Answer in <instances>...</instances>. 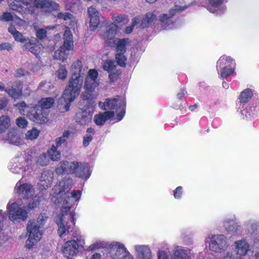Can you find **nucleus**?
<instances>
[{"label":"nucleus","mask_w":259,"mask_h":259,"mask_svg":"<svg viewBox=\"0 0 259 259\" xmlns=\"http://www.w3.org/2000/svg\"><path fill=\"white\" fill-rule=\"evenodd\" d=\"M138 18L140 20L139 27L141 28L148 26L156 20V16L151 13H148L143 18Z\"/></svg>","instance_id":"obj_27"},{"label":"nucleus","mask_w":259,"mask_h":259,"mask_svg":"<svg viewBox=\"0 0 259 259\" xmlns=\"http://www.w3.org/2000/svg\"><path fill=\"white\" fill-rule=\"evenodd\" d=\"M53 179L52 172L51 171L44 172L40 178L39 186L41 190L46 189L50 187L52 184Z\"/></svg>","instance_id":"obj_24"},{"label":"nucleus","mask_w":259,"mask_h":259,"mask_svg":"<svg viewBox=\"0 0 259 259\" xmlns=\"http://www.w3.org/2000/svg\"><path fill=\"white\" fill-rule=\"evenodd\" d=\"M71 133V131L68 130L64 131L61 137L56 138L55 140V143L57 147H59L61 146L63 143L65 142L69 138Z\"/></svg>","instance_id":"obj_35"},{"label":"nucleus","mask_w":259,"mask_h":259,"mask_svg":"<svg viewBox=\"0 0 259 259\" xmlns=\"http://www.w3.org/2000/svg\"><path fill=\"white\" fill-rule=\"evenodd\" d=\"M54 16L65 20L71 19L72 18V15L68 13H58L57 14H54Z\"/></svg>","instance_id":"obj_54"},{"label":"nucleus","mask_w":259,"mask_h":259,"mask_svg":"<svg viewBox=\"0 0 259 259\" xmlns=\"http://www.w3.org/2000/svg\"><path fill=\"white\" fill-rule=\"evenodd\" d=\"M209 4L213 7L214 9L220 6L222 3L223 0H208Z\"/></svg>","instance_id":"obj_57"},{"label":"nucleus","mask_w":259,"mask_h":259,"mask_svg":"<svg viewBox=\"0 0 259 259\" xmlns=\"http://www.w3.org/2000/svg\"><path fill=\"white\" fill-rule=\"evenodd\" d=\"M158 259H169L166 252L162 250H159L158 253Z\"/></svg>","instance_id":"obj_58"},{"label":"nucleus","mask_w":259,"mask_h":259,"mask_svg":"<svg viewBox=\"0 0 259 259\" xmlns=\"http://www.w3.org/2000/svg\"><path fill=\"white\" fill-rule=\"evenodd\" d=\"M78 245L76 241L70 240L65 242L62 247L64 256L67 258H72L78 252Z\"/></svg>","instance_id":"obj_12"},{"label":"nucleus","mask_w":259,"mask_h":259,"mask_svg":"<svg viewBox=\"0 0 259 259\" xmlns=\"http://www.w3.org/2000/svg\"><path fill=\"white\" fill-rule=\"evenodd\" d=\"M209 249L213 252L222 253L228 247L226 237L223 234H217L206 239Z\"/></svg>","instance_id":"obj_6"},{"label":"nucleus","mask_w":259,"mask_h":259,"mask_svg":"<svg viewBox=\"0 0 259 259\" xmlns=\"http://www.w3.org/2000/svg\"><path fill=\"white\" fill-rule=\"evenodd\" d=\"M247 228L249 233L254 236L259 237V224L256 222L249 223L247 224Z\"/></svg>","instance_id":"obj_36"},{"label":"nucleus","mask_w":259,"mask_h":259,"mask_svg":"<svg viewBox=\"0 0 259 259\" xmlns=\"http://www.w3.org/2000/svg\"><path fill=\"white\" fill-rule=\"evenodd\" d=\"M221 76L222 78H225L230 76L233 72V69L231 67H223L221 69Z\"/></svg>","instance_id":"obj_45"},{"label":"nucleus","mask_w":259,"mask_h":259,"mask_svg":"<svg viewBox=\"0 0 259 259\" xmlns=\"http://www.w3.org/2000/svg\"><path fill=\"white\" fill-rule=\"evenodd\" d=\"M103 67L105 70L109 72L115 68V65L112 61L107 60L104 63Z\"/></svg>","instance_id":"obj_47"},{"label":"nucleus","mask_w":259,"mask_h":259,"mask_svg":"<svg viewBox=\"0 0 259 259\" xmlns=\"http://www.w3.org/2000/svg\"><path fill=\"white\" fill-rule=\"evenodd\" d=\"M135 250L138 259H150L151 251L146 245L138 244L135 246Z\"/></svg>","instance_id":"obj_19"},{"label":"nucleus","mask_w":259,"mask_h":259,"mask_svg":"<svg viewBox=\"0 0 259 259\" xmlns=\"http://www.w3.org/2000/svg\"><path fill=\"white\" fill-rule=\"evenodd\" d=\"M18 107L20 113L24 115H26L30 118V115L32 113V109L34 106H27L24 102H22L15 105Z\"/></svg>","instance_id":"obj_29"},{"label":"nucleus","mask_w":259,"mask_h":259,"mask_svg":"<svg viewBox=\"0 0 259 259\" xmlns=\"http://www.w3.org/2000/svg\"><path fill=\"white\" fill-rule=\"evenodd\" d=\"M57 146H53L48 151L50 158L53 161L59 160L61 157V152L57 150Z\"/></svg>","instance_id":"obj_38"},{"label":"nucleus","mask_w":259,"mask_h":259,"mask_svg":"<svg viewBox=\"0 0 259 259\" xmlns=\"http://www.w3.org/2000/svg\"><path fill=\"white\" fill-rule=\"evenodd\" d=\"M107 39V43L110 46H112L113 44L116 45V53L124 54L126 51V47L128 45V39H117L112 37H109Z\"/></svg>","instance_id":"obj_16"},{"label":"nucleus","mask_w":259,"mask_h":259,"mask_svg":"<svg viewBox=\"0 0 259 259\" xmlns=\"http://www.w3.org/2000/svg\"><path fill=\"white\" fill-rule=\"evenodd\" d=\"M113 22L114 24L111 25L110 30L107 32V36H109L110 33L112 35H114L116 33V28L117 27V25L121 26L126 24L128 22V19L125 15L120 14L114 17Z\"/></svg>","instance_id":"obj_22"},{"label":"nucleus","mask_w":259,"mask_h":259,"mask_svg":"<svg viewBox=\"0 0 259 259\" xmlns=\"http://www.w3.org/2000/svg\"><path fill=\"white\" fill-rule=\"evenodd\" d=\"M23 49L30 51L32 54L37 55L40 54L43 49L42 45L36 39L30 40L23 46Z\"/></svg>","instance_id":"obj_20"},{"label":"nucleus","mask_w":259,"mask_h":259,"mask_svg":"<svg viewBox=\"0 0 259 259\" xmlns=\"http://www.w3.org/2000/svg\"><path fill=\"white\" fill-rule=\"evenodd\" d=\"M56 171L58 175L72 174L82 179H88L90 176L88 165L77 161H63L59 163Z\"/></svg>","instance_id":"obj_3"},{"label":"nucleus","mask_w":259,"mask_h":259,"mask_svg":"<svg viewBox=\"0 0 259 259\" xmlns=\"http://www.w3.org/2000/svg\"><path fill=\"white\" fill-rule=\"evenodd\" d=\"M234 60L229 56H222L217 62V68L222 69L223 67H231V65L233 64Z\"/></svg>","instance_id":"obj_28"},{"label":"nucleus","mask_w":259,"mask_h":259,"mask_svg":"<svg viewBox=\"0 0 259 259\" xmlns=\"http://www.w3.org/2000/svg\"><path fill=\"white\" fill-rule=\"evenodd\" d=\"M93 136L91 134H86L83 140V145L86 147L89 145L90 142L92 140Z\"/></svg>","instance_id":"obj_55"},{"label":"nucleus","mask_w":259,"mask_h":259,"mask_svg":"<svg viewBox=\"0 0 259 259\" xmlns=\"http://www.w3.org/2000/svg\"><path fill=\"white\" fill-rule=\"evenodd\" d=\"M39 197L37 195H35L32 201L31 202L29 203L27 206V209L29 210L33 209L39 205Z\"/></svg>","instance_id":"obj_46"},{"label":"nucleus","mask_w":259,"mask_h":259,"mask_svg":"<svg viewBox=\"0 0 259 259\" xmlns=\"http://www.w3.org/2000/svg\"><path fill=\"white\" fill-rule=\"evenodd\" d=\"M37 162L41 165H47L48 163V159L47 155L45 154L40 155L37 159Z\"/></svg>","instance_id":"obj_53"},{"label":"nucleus","mask_w":259,"mask_h":259,"mask_svg":"<svg viewBox=\"0 0 259 259\" xmlns=\"http://www.w3.org/2000/svg\"><path fill=\"white\" fill-rule=\"evenodd\" d=\"M180 7L178 6L176 7V9H171L170 11V13L167 14H163L161 15H160L159 17V19L160 21L164 23L165 21L167 20L169 18H170L171 17H172L174 14L175 12L177 11H181Z\"/></svg>","instance_id":"obj_42"},{"label":"nucleus","mask_w":259,"mask_h":259,"mask_svg":"<svg viewBox=\"0 0 259 259\" xmlns=\"http://www.w3.org/2000/svg\"><path fill=\"white\" fill-rule=\"evenodd\" d=\"M8 31L13 36L16 41L23 42L26 40L22 34L16 30L14 25H11L8 28Z\"/></svg>","instance_id":"obj_31"},{"label":"nucleus","mask_w":259,"mask_h":259,"mask_svg":"<svg viewBox=\"0 0 259 259\" xmlns=\"http://www.w3.org/2000/svg\"><path fill=\"white\" fill-rule=\"evenodd\" d=\"M64 44L55 52L54 58L55 59L64 61L68 57L69 51L73 48L72 35L69 29H66L64 34Z\"/></svg>","instance_id":"obj_5"},{"label":"nucleus","mask_w":259,"mask_h":259,"mask_svg":"<svg viewBox=\"0 0 259 259\" xmlns=\"http://www.w3.org/2000/svg\"><path fill=\"white\" fill-rule=\"evenodd\" d=\"M98 74L97 71L94 69H91L88 72L83 87L85 93L89 96L87 97L88 99L94 98L97 95L95 89L99 85V81L97 79Z\"/></svg>","instance_id":"obj_7"},{"label":"nucleus","mask_w":259,"mask_h":259,"mask_svg":"<svg viewBox=\"0 0 259 259\" xmlns=\"http://www.w3.org/2000/svg\"><path fill=\"white\" fill-rule=\"evenodd\" d=\"M252 96V92L250 89H246L242 92L240 95V102L246 103Z\"/></svg>","instance_id":"obj_39"},{"label":"nucleus","mask_w":259,"mask_h":259,"mask_svg":"<svg viewBox=\"0 0 259 259\" xmlns=\"http://www.w3.org/2000/svg\"><path fill=\"white\" fill-rule=\"evenodd\" d=\"M99 104L103 110L115 109L116 111L125 105L123 99L120 98L107 99L104 103L99 102Z\"/></svg>","instance_id":"obj_11"},{"label":"nucleus","mask_w":259,"mask_h":259,"mask_svg":"<svg viewBox=\"0 0 259 259\" xmlns=\"http://www.w3.org/2000/svg\"><path fill=\"white\" fill-rule=\"evenodd\" d=\"M11 125V120L7 115L0 117V134L6 132Z\"/></svg>","instance_id":"obj_32"},{"label":"nucleus","mask_w":259,"mask_h":259,"mask_svg":"<svg viewBox=\"0 0 259 259\" xmlns=\"http://www.w3.org/2000/svg\"><path fill=\"white\" fill-rule=\"evenodd\" d=\"M57 75L59 79L64 80L67 75V71L64 66H61L57 71Z\"/></svg>","instance_id":"obj_43"},{"label":"nucleus","mask_w":259,"mask_h":259,"mask_svg":"<svg viewBox=\"0 0 259 259\" xmlns=\"http://www.w3.org/2000/svg\"><path fill=\"white\" fill-rule=\"evenodd\" d=\"M12 49V46L8 42L3 43L0 45L1 50H7L9 51Z\"/></svg>","instance_id":"obj_60"},{"label":"nucleus","mask_w":259,"mask_h":259,"mask_svg":"<svg viewBox=\"0 0 259 259\" xmlns=\"http://www.w3.org/2000/svg\"><path fill=\"white\" fill-rule=\"evenodd\" d=\"M5 139L8 143L15 145H18L22 142L20 132L15 128L9 130Z\"/></svg>","instance_id":"obj_18"},{"label":"nucleus","mask_w":259,"mask_h":259,"mask_svg":"<svg viewBox=\"0 0 259 259\" xmlns=\"http://www.w3.org/2000/svg\"><path fill=\"white\" fill-rule=\"evenodd\" d=\"M121 111L117 114V118L119 121L121 120L125 114L124 107L120 108Z\"/></svg>","instance_id":"obj_61"},{"label":"nucleus","mask_w":259,"mask_h":259,"mask_svg":"<svg viewBox=\"0 0 259 259\" xmlns=\"http://www.w3.org/2000/svg\"><path fill=\"white\" fill-rule=\"evenodd\" d=\"M71 179L63 180L52 189L51 195L58 199V203L61 204V212L58 215L55 221L58 226V233L61 237L71 231L74 225V217L72 213H68L71 204L68 193L72 186Z\"/></svg>","instance_id":"obj_1"},{"label":"nucleus","mask_w":259,"mask_h":259,"mask_svg":"<svg viewBox=\"0 0 259 259\" xmlns=\"http://www.w3.org/2000/svg\"><path fill=\"white\" fill-rule=\"evenodd\" d=\"M38 225L35 222H29L27 226V230L29 233V238L26 241L25 246L27 248H31L41 238V234L39 231Z\"/></svg>","instance_id":"obj_8"},{"label":"nucleus","mask_w":259,"mask_h":259,"mask_svg":"<svg viewBox=\"0 0 259 259\" xmlns=\"http://www.w3.org/2000/svg\"><path fill=\"white\" fill-rule=\"evenodd\" d=\"M48 218V216L47 214L44 213H41L39 217H38L37 219V223H36L37 224H38L39 226H42L44 224L46 223V221L47 220Z\"/></svg>","instance_id":"obj_50"},{"label":"nucleus","mask_w":259,"mask_h":259,"mask_svg":"<svg viewBox=\"0 0 259 259\" xmlns=\"http://www.w3.org/2000/svg\"><path fill=\"white\" fill-rule=\"evenodd\" d=\"M81 196V191L79 190L74 191L72 193V197L76 199L77 200L79 199Z\"/></svg>","instance_id":"obj_63"},{"label":"nucleus","mask_w":259,"mask_h":259,"mask_svg":"<svg viewBox=\"0 0 259 259\" xmlns=\"http://www.w3.org/2000/svg\"><path fill=\"white\" fill-rule=\"evenodd\" d=\"M182 188L181 186L178 187L174 191V196L175 198L179 199L182 195Z\"/></svg>","instance_id":"obj_56"},{"label":"nucleus","mask_w":259,"mask_h":259,"mask_svg":"<svg viewBox=\"0 0 259 259\" xmlns=\"http://www.w3.org/2000/svg\"><path fill=\"white\" fill-rule=\"evenodd\" d=\"M225 230L230 234H237L241 230V225L235 218L226 219L224 222Z\"/></svg>","instance_id":"obj_15"},{"label":"nucleus","mask_w":259,"mask_h":259,"mask_svg":"<svg viewBox=\"0 0 259 259\" xmlns=\"http://www.w3.org/2000/svg\"><path fill=\"white\" fill-rule=\"evenodd\" d=\"M71 71L72 75H81L82 72V64L81 61L77 60L73 62L71 66Z\"/></svg>","instance_id":"obj_37"},{"label":"nucleus","mask_w":259,"mask_h":259,"mask_svg":"<svg viewBox=\"0 0 259 259\" xmlns=\"http://www.w3.org/2000/svg\"><path fill=\"white\" fill-rule=\"evenodd\" d=\"M83 78L81 75H72L68 85L58 101L59 109L62 112L67 111L69 109L70 103L79 95Z\"/></svg>","instance_id":"obj_2"},{"label":"nucleus","mask_w":259,"mask_h":259,"mask_svg":"<svg viewBox=\"0 0 259 259\" xmlns=\"http://www.w3.org/2000/svg\"><path fill=\"white\" fill-rule=\"evenodd\" d=\"M30 2V0H13L11 2L9 0V6L11 10L21 14L27 12L32 14L34 13V9L33 7L29 6Z\"/></svg>","instance_id":"obj_10"},{"label":"nucleus","mask_w":259,"mask_h":259,"mask_svg":"<svg viewBox=\"0 0 259 259\" xmlns=\"http://www.w3.org/2000/svg\"><path fill=\"white\" fill-rule=\"evenodd\" d=\"M16 123L20 127L25 128L27 125V121L25 118L20 117L16 119Z\"/></svg>","instance_id":"obj_51"},{"label":"nucleus","mask_w":259,"mask_h":259,"mask_svg":"<svg viewBox=\"0 0 259 259\" xmlns=\"http://www.w3.org/2000/svg\"><path fill=\"white\" fill-rule=\"evenodd\" d=\"M15 189L18 195L23 198H28L34 195V189L33 186L29 184H23L20 185L17 183Z\"/></svg>","instance_id":"obj_14"},{"label":"nucleus","mask_w":259,"mask_h":259,"mask_svg":"<svg viewBox=\"0 0 259 259\" xmlns=\"http://www.w3.org/2000/svg\"><path fill=\"white\" fill-rule=\"evenodd\" d=\"M46 36V31L43 29H39L36 32L37 37L42 39Z\"/></svg>","instance_id":"obj_59"},{"label":"nucleus","mask_w":259,"mask_h":259,"mask_svg":"<svg viewBox=\"0 0 259 259\" xmlns=\"http://www.w3.org/2000/svg\"><path fill=\"white\" fill-rule=\"evenodd\" d=\"M7 208L9 218L12 222H19L27 219V211L18 202L10 200L7 204Z\"/></svg>","instance_id":"obj_4"},{"label":"nucleus","mask_w":259,"mask_h":259,"mask_svg":"<svg viewBox=\"0 0 259 259\" xmlns=\"http://www.w3.org/2000/svg\"><path fill=\"white\" fill-rule=\"evenodd\" d=\"M114 114L113 111H108L96 115L94 117L95 122L98 125H103L108 119L112 117Z\"/></svg>","instance_id":"obj_25"},{"label":"nucleus","mask_w":259,"mask_h":259,"mask_svg":"<svg viewBox=\"0 0 259 259\" xmlns=\"http://www.w3.org/2000/svg\"><path fill=\"white\" fill-rule=\"evenodd\" d=\"M140 20L138 18H135L134 19H133L132 21V26L131 27H127L126 28L125 32L126 33H131L132 31L133 28L136 26H137V28L139 27V23H140Z\"/></svg>","instance_id":"obj_48"},{"label":"nucleus","mask_w":259,"mask_h":259,"mask_svg":"<svg viewBox=\"0 0 259 259\" xmlns=\"http://www.w3.org/2000/svg\"><path fill=\"white\" fill-rule=\"evenodd\" d=\"M222 259H241V258L239 256H236L233 251L231 250L226 252L223 255Z\"/></svg>","instance_id":"obj_49"},{"label":"nucleus","mask_w":259,"mask_h":259,"mask_svg":"<svg viewBox=\"0 0 259 259\" xmlns=\"http://www.w3.org/2000/svg\"><path fill=\"white\" fill-rule=\"evenodd\" d=\"M5 91L8 94L13 98H18L21 96V88H18L17 89L12 88L10 90H6Z\"/></svg>","instance_id":"obj_41"},{"label":"nucleus","mask_w":259,"mask_h":259,"mask_svg":"<svg viewBox=\"0 0 259 259\" xmlns=\"http://www.w3.org/2000/svg\"><path fill=\"white\" fill-rule=\"evenodd\" d=\"M30 115V119L37 123H45L48 121V115L42 108L35 106Z\"/></svg>","instance_id":"obj_13"},{"label":"nucleus","mask_w":259,"mask_h":259,"mask_svg":"<svg viewBox=\"0 0 259 259\" xmlns=\"http://www.w3.org/2000/svg\"><path fill=\"white\" fill-rule=\"evenodd\" d=\"M0 19L1 21L8 22L13 20V17L11 13L9 12H5L1 16Z\"/></svg>","instance_id":"obj_52"},{"label":"nucleus","mask_w":259,"mask_h":259,"mask_svg":"<svg viewBox=\"0 0 259 259\" xmlns=\"http://www.w3.org/2000/svg\"><path fill=\"white\" fill-rule=\"evenodd\" d=\"M55 103L54 99L52 97H47L42 98L39 101V105L40 106V108L42 109H49Z\"/></svg>","instance_id":"obj_34"},{"label":"nucleus","mask_w":259,"mask_h":259,"mask_svg":"<svg viewBox=\"0 0 259 259\" xmlns=\"http://www.w3.org/2000/svg\"><path fill=\"white\" fill-rule=\"evenodd\" d=\"M23 159H21V161L19 162H15L13 164L10 169L13 173L16 174H22L23 171L29 169V167H24L23 164Z\"/></svg>","instance_id":"obj_33"},{"label":"nucleus","mask_w":259,"mask_h":259,"mask_svg":"<svg viewBox=\"0 0 259 259\" xmlns=\"http://www.w3.org/2000/svg\"><path fill=\"white\" fill-rule=\"evenodd\" d=\"M76 121L81 125H85L91 121V115L87 112H78L76 115Z\"/></svg>","instance_id":"obj_30"},{"label":"nucleus","mask_w":259,"mask_h":259,"mask_svg":"<svg viewBox=\"0 0 259 259\" xmlns=\"http://www.w3.org/2000/svg\"><path fill=\"white\" fill-rule=\"evenodd\" d=\"M39 131L35 128L28 131L25 134V138L27 140H33L36 139L39 134Z\"/></svg>","instance_id":"obj_40"},{"label":"nucleus","mask_w":259,"mask_h":259,"mask_svg":"<svg viewBox=\"0 0 259 259\" xmlns=\"http://www.w3.org/2000/svg\"><path fill=\"white\" fill-rule=\"evenodd\" d=\"M172 259H191L190 252L187 249L177 247L172 255Z\"/></svg>","instance_id":"obj_26"},{"label":"nucleus","mask_w":259,"mask_h":259,"mask_svg":"<svg viewBox=\"0 0 259 259\" xmlns=\"http://www.w3.org/2000/svg\"><path fill=\"white\" fill-rule=\"evenodd\" d=\"M116 60L118 65L124 67L125 65L126 58L123 53H116Z\"/></svg>","instance_id":"obj_44"},{"label":"nucleus","mask_w":259,"mask_h":259,"mask_svg":"<svg viewBox=\"0 0 259 259\" xmlns=\"http://www.w3.org/2000/svg\"><path fill=\"white\" fill-rule=\"evenodd\" d=\"M110 253L112 259H134L123 244L117 242L110 245Z\"/></svg>","instance_id":"obj_9"},{"label":"nucleus","mask_w":259,"mask_h":259,"mask_svg":"<svg viewBox=\"0 0 259 259\" xmlns=\"http://www.w3.org/2000/svg\"><path fill=\"white\" fill-rule=\"evenodd\" d=\"M88 14L90 18V28L92 30H94L100 22V13L95 7L91 6L88 8Z\"/></svg>","instance_id":"obj_17"},{"label":"nucleus","mask_w":259,"mask_h":259,"mask_svg":"<svg viewBox=\"0 0 259 259\" xmlns=\"http://www.w3.org/2000/svg\"><path fill=\"white\" fill-rule=\"evenodd\" d=\"M33 6L37 8L48 9L49 11H57L59 7L58 4L47 0H35L33 3Z\"/></svg>","instance_id":"obj_21"},{"label":"nucleus","mask_w":259,"mask_h":259,"mask_svg":"<svg viewBox=\"0 0 259 259\" xmlns=\"http://www.w3.org/2000/svg\"><path fill=\"white\" fill-rule=\"evenodd\" d=\"M7 101L6 99H0V109L4 108L7 105Z\"/></svg>","instance_id":"obj_64"},{"label":"nucleus","mask_w":259,"mask_h":259,"mask_svg":"<svg viewBox=\"0 0 259 259\" xmlns=\"http://www.w3.org/2000/svg\"><path fill=\"white\" fill-rule=\"evenodd\" d=\"M26 73H27V72H25L24 70L20 68L17 70L15 76L17 77H21L25 75Z\"/></svg>","instance_id":"obj_62"},{"label":"nucleus","mask_w":259,"mask_h":259,"mask_svg":"<svg viewBox=\"0 0 259 259\" xmlns=\"http://www.w3.org/2000/svg\"><path fill=\"white\" fill-rule=\"evenodd\" d=\"M236 253L239 256L245 255L249 250V244L244 239L236 240L234 242Z\"/></svg>","instance_id":"obj_23"}]
</instances>
